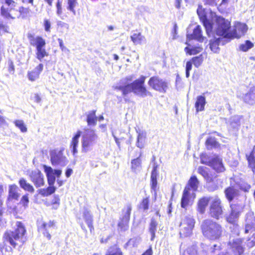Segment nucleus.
Instances as JSON below:
<instances>
[{"label": "nucleus", "mask_w": 255, "mask_h": 255, "mask_svg": "<svg viewBox=\"0 0 255 255\" xmlns=\"http://www.w3.org/2000/svg\"><path fill=\"white\" fill-rule=\"evenodd\" d=\"M145 77L141 76L139 79L134 80L133 82L131 76L127 77L122 79L115 87V89L121 91L124 96H126L130 92L133 93L135 95L144 98L147 96H152L151 93L147 90L144 86Z\"/></svg>", "instance_id": "obj_1"}, {"label": "nucleus", "mask_w": 255, "mask_h": 255, "mask_svg": "<svg viewBox=\"0 0 255 255\" xmlns=\"http://www.w3.org/2000/svg\"><path fill=\"white\" fill-rule=\"evenodd\" d=\"M26 229L23 223L16 222L12 230L7 231L4 234L5 241L12 248L19 250L26 242Z\"/></svg>", "instance_id": "obj_2"}, {"label": "nucleus", "mask_w": 255, "mask_h": 255, "mask_svg": "<svg viewBox=\"0 0 255 255\" xmlns=\"http://www.w3.org/2000/svg\"><path fill=\"white\" fill-rule=\"evenodd\" d=\"M203 235L211 240L219 239L223 232V228L221 225L211 219L203 221L201 226Z\"/></svg>", "instance_id": "obj_3"}, {"label": "nucleus", "mask_w": 255, "mask_h": 255, "mask_svg": "<svg viewBox=\"0 0 255 255\" xmlns=\"http://www.w3.org/2000/svg\"><path fill=\"white\" fill-rule=\"evenodd\" d=\"M98 140V136L93 129H87L82 135L81 152L87 153L93 150Z\"/></svg>", "instance_id": "obj_4"}, {"label": "nucleus", "mask_w": 255, "mask_h": 255, "mask_svg": "<svg viewBox=\"0 0 255 255\" xmlns=\"http://www.w3.org/2000/svg\"><path fill=\"white\" fill-rule=\"evenodd\" d=\"M216 32L217 35L222 36V39H226L227 42L232 39L230 22L223 17H218L216 18Z\"/></svg>", "instance_id": "obj_5"}, {"label": "nucleus", "mask_w": 255, "mask_h": 255, "mask_svg": "<svg viewBox=\"0 0 255 255\" xmlns=\"http://www.w3.org/2000/svg\"><path fill=\"white\" fill-rule=\"evenodd\" d=\"M195 224V221L191 216H185L183 218L180 225V237L185 238L190 236L192 234Z\"/></svg>", "instance_id": "obj_6"}, {"label": "nucleus", "mask_w": 255, "mask_h": 255, "mask_svg": "<svg viewBox=\"0 0 255 255\" xmlns=\"http://www.w3.org/2000/svg\"><path fill=\"white\" fill-rule=\"evenodd\" d=\"M131 211V206L130 204L127 205L122 210V217L118 223V228L121 231H126L128 228Z\"/></svg>", "instance_id": "obj_7"}, {"label": "nucleus", "mask_w": 255, "mask_h": 255, "mask_svg": "<svg viewBox=\"0 0 255 255\" xmlns=\"http://www.w3.org/2000/svg\"><path fill=\"white\" fill-rule=\"evenodd\" d=\"M221 201L217 196L212 197V201L210 204L209 209L210 216L216 219H219L220 217L223 214Z\"/></svg>", "instance_id": "obj_8"}, {"label": "nucleus", "mask_w": 255, "mask_h": 255, "mask_svg": "<svg viewBox=\"0 0 255 255\" xmlns=\"http://www.w3.org/2000/svg\"><path fill=\"white\" fill-rule=\"evenodd\" d=\"M148 83L153 89L162 93H166L168 87L165 80L155 76L151 77Z\"/></svg>", "instance_id": "obj_9"}, {"label": "nucleus", "mask_w": 255, "mask_h": 255, "mask_svg": "<svg viewBox=\"0 0 255 255\" xmlns=\"http://www.w3.org/2000/svg\"><path fill=\"white\" fill-rule=\"evenodd\" d=\"M195 197V193L192 191L189 186H186L183 190L181 198V207L186 209L188 206L192 205Z\"/></svg>", "instance_id": "obj_10"}, {"label": "nucleus", "mask_w": 255, "mask_h": 255, "mask_svg": "<svg viewBox=\"0 0 255 255\" xmlns=\"http://www.w3.org/2000/svg\"><path fill=\"white\" fill-rule=\"evenodd\" d=\"M231 213L226 217L228 222L234 224L239 218L241 213L243 211L244 205L243 204H235L230 205Z\"/></svg>", "instance_id": "obj_11"}, {"label": "nucleus", "mask_w": 255, "mask_h": 255, "mask_svg": "<svg viewBox=\"0 0 255 255\" xmlns=\"http://www.w3.org/2000/svg\"><path fill=\"white\" fill-rule=\"evenodd\" d=\"M50 158L53 165H60L65 166L68 162L66 157L63 155L61 150H53L50 152Z\"/></svg>", "instance_id": "obj_12"}, {"label": "nucleus", "mask_w": 255, "mask_h": 255, "mask_svg": "<svg viewBox=\"0 0 255 255\" xmlns=\"http://www.w3.org/2000/svg\"><path fill=\"white\" fill-rule=\"evenodd\" d=\"M43 167L47 178L48 184L54 185L55 182V177H59L62 174V170L53 169L50 166L46 165H43Z\"/></svg>", "instance_id": "obj_13"}, {"label": "nucleus", "mask_w": 255, "mask_h": 255, "mask_svg": "<svg viewBox=\"0 0 255 255\" xmlns=\"http://www.w3.org/2000/svg\"><path fill=\"white\" fill-rule=\"evenodd\" d=\"M242 241L239 238H230L228 246L232 249L235 255H242L244 249L242 246Z\"/></svg>", "instance_id": "obj_14"}, {"label": "nucleus", "mask_w": 255, "mask_h": 255, "mask_svg": "<svg viewBox=\"0 0 255 255\" xmlns=\"http://www.w3.org/2000/svg\"><path fill=\"white\" fill-rule=\"evenodd\" d=\"M29 176L30 180L33 183L36 188L44 185V181L43 175L38 169L31 171L29 173Z\"/></svg>", "instance_id": "obj_15"}, {"label": "nucleus", "mask_w": 255, "mask_h": 255, "mask_svg": "<svg viewBox=\"0 0 255 255\" xmlns=\"http://www.w3.org/2000/svg\"><path fill=\"white\" fill-rule=\"evenodd\" d=\"M248 26L245 23L237 22L235 23L234 29L232 31V39L239 38L247 31Z\"/></svg>", "instance_id": "obj_16"}, {"label": "nucleus", "mask_w": 255, "mask_h": 255, "mask_svg": "<svg viewBox=\"0 0 255 255\" xmlns=\"http://www.w3.org/2000/svg\"><path fill=\"white\" fill-rule=\"evenodd\" d=\"M209 166L211 167L218 173L223 172L225 170L222 159L218 156H214L211 157V162Z\"/></svg>", "instance_id": "obj_17"}, {"label": "nucleus", "mask_w": 255, "mask_h": 255, "mask_svg": "<svg viewBox=\"0 0 255 255\" xmlns=\"http://www.w3.org/2000/svg\"><path fill=\"white\" fill-rule=\"evenodd\" d=\"M243 101L246 104L254 105L255 104V87H251L242 98Z\"/></svg>", "instance_id": "obj_18"}, {"label": "nucleus", "mask_w": 255, "mask_h": 255, "mask_svg": "<svg viewBox=\"0 0 255 255\" xmlns=\"http://www.w3.org/2000/svg\"><path fill=\"white\" fill-rule=\"evenodd\" d=\"M241 119L242 117L240 116H233L226 121V123L230 128L238 130L241 126Z\"/></svg>", "instance_id": "obj_19"}, {"label": "nucleus", "mask_w": 255, "mask_h": 255, "mask_svg": "<svg viewBox=\"0 0 255 255\" xmlns=\"http://www.w3.org/2000/svg\"><path fill=\"white\" fill-rule=\"evenodd\" d=\"M30 44L33 46H36V48L45 47V41L40 36H36L29 34L28 36Z\"/></svg>", "instance_id": "obj_20"}, {"label": "nucleus", "mask_w": 255, "mask_h": 255, "mask_svg": "<svg viewBox=\"0 0 255 255\" xmlns=\"http://www.w3.org/2000/svg\"><path fill=\"white\" fill-rule=\"evenodd\" d=\"M187 38L190 39H194L200 42H202L205 38L202 35V30L200 25H197L193 29L192 34L187 35Z\"/></svg>", "instance_id": "obj_21"}, {"label": "nucleus", "mask_w": 255, "mask_h": 255, "mask_svg": "<svg viewBox=\"0 0 255 255\" xmlns=\"http://www.w3.org/2000/svg\"><path fill=\"white\" fill-rule=\"evenodd\" d=\"M43 68V65L39 64L33 70L29 71L27 73V77L30 81H34L39 78L40 73Z\"/></svg>", "instance_id": "obj_22"}, {"label": "nucleus", "mask_w": 255, "mask_h": 255, "mask_svg": "<svg viewBox=\"0 0 255 255\" xmlns=\"http://www.w3.org/2000/svg\"><path fill=\"white\" fill-rule=\"evenodd\" d=\"M81 135V131L78 130L72 138L71 142L70 148L74 156H75L78 153L77 147L79 144V138Z\"/></svg>", "instance_id": "obj_23"}, {"label": "nucleus", "mask_w": 255, "mask_h": 255, "mask_svg": "<svg viewBox=\"0 0 255 255\" xmlns=\"http://www.w3.org/2000/svg\"><path fill=\"white\" fill-rule=\"evenodd\" d=\"M210 200H212V197H204L198 201L197 210L200 214H202L205 213L206 208Z\"/></svg>", "instance_id": "obj_24"}, {"label": "nucleus", "mask_w": 255, "mask_h": 255, "mask_svg": "<svg viewBox=\"0 0 255 255\" xmlns=\"http://www.w3.org/2000/svg\"><path fill=\"white\" fill-rule=\"evenodd\" d=\"M19 189L15 184L11 185L8 188V199L10 200H17L20 194L18 193Z\"/></svg>", "instance_id": "obj_25"}, {"label": "nucleus", "mask_w": 255, "mask_h": 255, "mask_svg": "<svg viewBox=\"0 0 255 255\" xmlns=\"http://www.w3.org/2000/svg\"><path fill=\"white\" fill-rule=\"evenodd\" d=\"M255 217L252 212H249L246 215V225L245 227V233H248L254 226Z\"/></svg>", "instance_id": "obj_26"}, {"label": "nucleus", "mask_w": 255, "mask_h": 255, "mask_svg": "<svg viewBox=\"0 0 255 255\" xmlns=\"http://www.w3.org/2000/svg\"><path fill=\"white\" fill-rule=\"evenodd\" d=\"M130 38L134 44H142L146 43L145 37L141 34L140 32L136 31L134 32L131 36Z\"/></svg>", "instance_id": "obj_27"}, {"label": "nucleus", "mask_w": 255, "mask_h": 255, "mask_svg": "<svg viewBox=\"0 0 255 255\" xmlns=\"http://www.w3.org/2000/svg\"><path fill=\"white\" fill-rule=\"evenodd\" d=\"M206 104V98L204 96L200 95L197 96L196 101L195 104V107L196 112H199L204 111Z\"/></svg>", "instance_id": "obj_28"}, {"label": "nucleus", "mask_w": 255, "mask_h": 255, "mask_svg": "<svg viewBox=\"0 0 255 255\" xmlns=\"http://www.w3.org/2000/svg\"><path fill=\"white\" fill-rule=\"evenodd\" d=\"M96 110H92L86 113L87 122L88 126H95L97 124L98 117L96 115Z\"/></svg>", "instance_id": "obj_29"}, {"label": "nucleus", "mask_w": 255, "mask_h": 255, "mask_svg": "<svg viewBox=\"0 0 255 255\" xmlns=\"http://www.w3.org/2000/svg\"><path fill=\"white\" fill-rule=\"evenodd\" d=\"M136 131L138 134L136 142V146L137 147L142 149L144 146V141L146 136V132L140 130H138L136 129Z\"/></svg>", "instance_id": "obj_30"}, {"label": "nucleus", "mask_w": 255, "mask_h": 255, "mask_svg": "<svg viewBox=\"0 0 255 255\" xmlns=\"http://www.w3.org/2000/svg\"><path fill=\"white\" fill-rule=\"evenodd\" d=\"M198 172L204 177L207 182H211L213 180V176L209 174L208 168L204 166H199L198 168Z\"/></svg>", "instance_id": "obj_31"}, {"label": "nucleus", "mask_w": 255, "mask_h": 255, "mask_svg": "<svg viewBox=\"0 0 255 255\" xmlns=\"http://www.w3.org/2000/svg\"><path fill=\"white\" fill-rule=\"evenodd\" d=\"M83 218L89 228L90 232H92V230H94V227L93 225V217L87 209H84L83 212Z\"/></svg>", "instance_id": "obj_32"}, {"label": "nucleus", "mask_w": 255, "mask_h": 255, "mask_svg": "<svg viewBox=\"0 0 255 255\" xmlns=\"http://www.w3.org/2000/svg\"><path fill=\"white\" fill-rule=\"evenodd\" d=\"M18 183L20 187L24 190L31 193H34V189L33 187L30 183H28L24 178H20Z\"/></svg>", "instance_id": "obj_33"}, {"label": "nucleus", "mask_w": 255, "mask_h": 255, "mask_svg": "<svg viewBox=\"0 0 255 255\" xmlns=\"http://www.w3.org/2000/svg\"><path fill=\"white\" fill-rule=\"evenodd\" d=\"M225 193L226 198L230 202L238 195V190L233 187H229L225 190Z\"/></svg>", "instance_id": "obj_34"}, {"label": "nucleus", "mask_w": 255, "mask_h": 255, "mask_svg": "<svg viewBox=\"0 0 255 255\" xmlns=\"http://www.w3.org/2000/svg\"><path fill=\"white\" fill-rule=\"evenodd\" d=\"M49 186L47 188L40 189L38 190V193L39 194L43 197L48 196L53 193L56 190V188L54 186V185H49Z\"/></svg>", "instance_id": "obj_35"}, {"label": "nucleus", "mask_w": 255, "mask_h": 255, "mask_svg": "<svg viewBox=\"0 0 255 255\" xmlns=\"http://www.w3.org/2000/svg\"><path fill=\"white\" fill-rule=\"evenodd\" d=\"M247 159L250 167L255 174V146H254L250 155L247 156Z\"/></svg>", "instance_id": "obj_36"}, {"label": "nucleus", "mask_w": 255, "mask_h": 255, "mask_svg": "<svg viewBox=\"0 0 255 255\" xmlns=\"http://www.w3.org/2000/svg\"><path fill=\"white\" fill-rule=\"evenodd\" d=\"M199 181L195 176L191 177L188 181V184L186 186H189L191 191L195 193L198 187Z\"/></svg>", "instance_id": "obj_37"}, {"label": "nucleus", "mask_w": 255, "mask_h": 255, "mask_svg": "<svg viewBox=\"0 0 255 255\" xmlns=\"http://www.w3.org/2000/svg\"><path fill=\"white\" fill-rule=\"evenodd\" d=\"M222 39L221 38H218L214 40L213 41L211 40L210 42V48L211 50L217 53L219 52V45L221 42V40Z\"/></svg>", "instance_id": "obj_38"}, {"label": "nucleus", "mask_w": 255, "mask_h": 255, "mask_svg": "<svg viewBox=\"0 0 255 255\" xmlns=\"http://www.w3.org/2000/svg\"><path fill=\"white\" fill-rule=\"evenodd\" d=\"M200 20L206 29L207 34L209 36L213 29L212 23L207 18V17L202 18Z\"/></svg>", "instance_id": "obj_39"}, {"label": "nucleus", "mask_w": 255, "mask_h": 255, "mask_svg": "<svg viewBox=\"0 0 255 255\" xmlns=\"http://www.w3.org/2000/svg\"><path fill=\"white\" fill-rule=\"evenodd\" d=\"M157 226V222L153 219L151 220V222L149 225V231L151 234V240L153 241L155 238V232L156 231Z\"/></svg>", "instance_id": "obj_40"}, {"label": "nucleus", "mask_w": 255, "mask_h": 255, "mask_svg": "<svg viewBox=\"0 0 255 255\" xmlns=\"http://www.w3.org/2000/svg\"><path fill=\"white\" fill-rule=\"evenodd\" d=\"M106 255H123V253L117 246L115 245L108 249Z\"/></svg>", "instance_id": "obj_41"}, {"label": "nucleus", "mask_w": 255, "mask_h": 255, "mask_svg": "<svg viewBox=\"0 0 255 255\" xmlns=\"http://www.w3.org/2000/svg\"><path fill=\"white\" fill-rule=\"evenodd\" d=\"M141 154L142 153L141 152H140L139 156L138 157L131 160V168L134 171H135L136 170L139 169L141 167V160L140 158V157L141 156Z\"/></svg>", "instance_id": "obj_42"}, {"label": "nucleus", "mask_w": 255, "mask_h": 255, "mask_svg": "<svg viewBox=\"0 0 255 255\" xmlns=\"http://www.w3.org/2000/svg\"><path fill=\"white\" fill-rule=\"evenodd\" d=\"M206 144L207 148L208 149H211L213 148L217 147L219 145V143L217 141L215 137H210L207 139Z\"/></svg>", "instance_id": "obj_43"}, {"label": "nucleus", "mask_w": 255, "mask_h": 255, "mask_svg": "<svg viewBox=\"0 0 255 255\" xmlns=\"http://www.w3.org/2000/svg\"><path fill=\"white\" fill-rule=\"evenodd\" d=\"M22 18H26L30 16L31 10L29 7H24L20 6L18 10Z\"/></svg>", "instance_id": "obj_44"}, {"label": "nucleus", "mask_w": 255, "mask_h": 255, "mask_svg": "<svg viewBox=\"0 0 255 255\" xmlns=\"http://www.w3.org/2000/svg\"><path fill=\"white\" fill-rule=\"evenodd\" d=\"M254 47V44L250 40H246L244 44H241L239 48L240 50L246 52Z\"/></svg>", "instance_id": "obj_45"}, {"label": "nucleus", "mask_w": 255, "mask_h": 255, "mask_svg": "<svg viewBox=\"0 0 255 255\" xmlns=\"http://www.w3.org/2000/svg\"><path fill=\"white\" fill-rule=\"evenodd\" d=\"M77 0H68L67 4L68 6L67 7V9L73 13L74 14H75L76 11L75 10V7L77 4Z\"/></svg>", "instance_id": "obj_46"}, {"label": "nucleus", "mask_w": 255, "mask_h": 255, "mask_svg": "<svg viewBox=\"0 0 255 255\" xmlns=\"http://www.w3.org/2000/svg\"><path fill=\"white\" fill-rule=\"evenodd\" d=\"M36 57L37 58L41 61V60L47 55V53L44 48V47L36 48Z\"/></svg>", "instance_id": "obj_47"}, {"label": "nucleus", "mask_w": 255, "mask_h": 255, "mask_svg": "<svg viewBox=\"0 0 255 255\" xmlns=\"http://www.w3.org/2000/svg\"><path fill=\"white\" fill-rule=\"evenodd\" d=\"M15 126L19 128L22 132H26L27 130V128L22 120H16L14 122Z\"/></svg>", "instance_id": "obj_48"}, {"label": "nucleus", "mask_w": 255, "mask_h": 255, "mask_svg": "<svg viewBox=\"0 0 255 255\" xmlns=\"http://www.w3.org/2000/svg\"><path fill=\"white\" fill-rule=\"evenodd\" d=\"M183 255H198L196 247L192 246L188 247L184 251Z\"/></svg>", "instance_id": "obj_49"}, {"label": "nucleus", "mask_w": 255, "mask_h": 255, "mask_svg": "<svg viewBox=\"0 0 255 255\" xmlns=\"http://www.w3.org/2000/svg\"><path fill=\"white\" fill-rule=\"evenodd\" d=\"M57 25L58 28H59L62 32L65 30L68 31L69 28V25L68 23L61 20H58L57 21Z\"/></svg>", "instance_id": "obj_50"}, {"label": "nucleus", "mask_w": 255, "mask_h": 255, "mask_svg": "<svg viewBox=\"0 0 255 255\" xmlns=\"http://www.w3.org/2000/svg\"><path fill=\"white\" fill-rule=\"evenodd\" d=\"M192 63L196 67H199L203 61V57L202 55L196 56L192 59Z\"/></svg>", "instance_id": "obj_51"}, {"label": "nucleus", "mask_w": 255, "mask_h": 255, "mask_svg": "<svg viewBox=\"0 0 255 255\" xmlns=\"http://www.w3.org/2000/svg\"><path fill=\"white\" fill-rule=\"evenodd\" d=\"M149 207V200L147 198L143 199L139 205V208L144 211H147Z\"/></svg>", "instance_id": "obj_52"}, {"label": "nucleus", "mask_w": 255, "mask_h": 255, "mask_svg": "<svg viewBox=\"0 0 255 255\" xmlns=\"http://www.w3.org/2000/svg\"><path fill=\"white\" fill-rule=\"evenodd\" d=\"M200 159L201 163L210 166L211 162V158H208V156L206 154H202L201 155Z\"/></svg>", "instance_id": "obj_53"}, {"label": "nucleus", "mask_w": 255, "mask_h": 255, "mask_svg": "<svg viewBox=\"0 0 255 255\" xmlns=\"http://www.w3.org/2000/svg\"><path fill=\"white\" fill-rule=\"evenodd\" d=\"M0 14L2 16L7 18H14L11 16L8 9L5 8L3 6H2L0 8Z\"/></svg>", "instance_id": "obj_54"}, {"label": "nucleus", "mask_w": 255, "mask_h": 255, "mask_svg": "<svg viewBox=\"0 0 255 255\" xmlns=\"http://www.w3.org/2000/svg\"><path fill=\"white\" fill-rule=\"evenodd\" d=\"M197 13L200 19L206 17V15L204 12V10L202 6L201 5H199L198 6V7L197 9Z\"/></svg>", "instance_id": "obj_55"}, {"label": "nucleus", "mask_w": 255, "mask_h": 255, "mask_svg": "<svg viewBox=\"0 0 255 255\" xmlns=\"http://www.w3.org/2000/svg\"><path fill=\"white\" fill-rule=\"evenodd\" d=\"M202 49L203 48L201 46L194 47L192 48L188 53L190 55H194L201 52Z\"/></svg>", "instance_id": "obj_56"}, {"label": "nucleus", "mask_w": 255, "mask_h": 255, "mask_svg": "<svg viewBox=\"0 0 255 255\" xmlns=\"http://www.w3.org/2000/svg\"><path fill=\"white\" fill-rule=\"evenodd\" d=\"M151 181V191H154V194H156V187L157 184V179L150 178Z\"/></svg>", "instance_id": "obj_57"}, {"label": "nucleus", "mask_w": 255, "mask_h": 255, "mask_svg": "<svg viewBox=\"0 0 255 255\" xmlns=\"http://www.w3.org/2000/svg\"><path fill=\"white\" fill-rule=\"evenodd\" d=\"M20 202L24 206H26L27 205L29 202L28 194H25L22 197Z\"/></svg>", "instance_id": "obj_58"}, {"label": "nucleus", "mask_w": 255, "mask_h": 255, "mask_svg": "<svg viewBox=\"0 0 255 255\" xmlns=\"http://www.w3.org/2000/svg\"><path fill=\"white\" fill-rule=\"evenodd\" d=\"M62 5H61L60 3L57 2L56 4V14L59 16L61 17V15L62 14Z\"/></svg>", "instance_id": "obj_59"}, {"label": "nucleus", "mask_w": 255, "mask_h": 255, "mask_svg": "<svg viewBox=\"0 0 255 255\" xmlns=\"http://www.w3.org/2000/svg\"><path fill=\"white\" fill-rule=\"evenodd\" d=\"M255 245V234H254L252 239H249L247 242V246L249 248H252Z\"/></svg>", "instance_id": "obj_60"}, {"label": "nucleus", "mask_w": 255, "mask_h": 255, "mask_svg": "<svg viewBox=\"0 0 255 255\" xmlns=\"http://www.w3.org/2000/svg\"><path fill=\"white\" fill-rule=\"evenodd\" d=\"M44 29L46 31H50L51 23L49 20L45 19L44 21Z\"/></svg>", "instance_id": "obj_61"}, {"label": "nucleus", "mask_w": 255, "mask_h": 255, "mask_svg": "<svg viewBox=\"0 0 255 255\" xmlns=\"http://www.w3.org/2000/svg\"><path fill=\"white\" fill-rule=\"evenodd\" d=\"M54 225V223L53 221H49L48 223H43L42 226L43 228L46 230H47V229L49 228L53 227Z\"/></svg>", "instance_id": "obj_62"}, {"label": "nucleus", "mask_w": 255, "mask_h": 255, "mask_svg": "<svg viewBox=\"0 0 255 255\" xmlns=\"http://www.w3.org/2000/svg\"><path fill=\"white\" fill-rule=\"evenodd\" d=\"M5 4L8 6L14 7L15 6V2L13 0H4Z\"/></svg>", "instance_id": "obj_63"}, {"label": "nucleus", "mask_w": 255, "mask_h": 255, "mask_svg": "<svg viewBox=\"0 0 255 255\" xmlns=\"http://www.w3.org/2000/svg\"><path fill=\"white\" fill-rule=\"evenodd\" d=\"M7 125V123L3 117L0 115V127H3Z\"/></svg>", "instance_id": "obj_64"}]
</instances>
